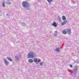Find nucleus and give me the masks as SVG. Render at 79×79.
Wrapping results in <instances>:
<instances>
[{
  "label": "nucleus",
  "mask_w": 79,
  "mask_h": 79,
  "mask_svg": "<svg viewBox=\"0 0 79 79\" xmlns=\"http://www.w3.org/2000/svg\"><path fill=\"white\" fill-rule=\"evenodd\" d=\"M34 57V52H31L28 53L27 56V58H33Z\"/></svg>",
  "instance_id": "obj_1"
},
{
  "label": "nucleus",
  "mask_w": 79,
  "mask_h": 79,
  "mask_svg": "<svg viewBox=\"0 0 79 79\" xmlns=\"http://www.w3.org/2000/svg\"><path fill=\"white\" fill-rule=\"evenodd\" d=\"M27 2H23L22 3L23 6L25 8H27V7H28L29 6L28 5H27Z\"/></svg>",
  "instance_id": "obj_2"
},
{
  "label": "nucleus",
  "mask_w": 79,
  "mask_h": 79,
  "mask_svg": "<svg viewBox=\"0 0 79 79\" xmlns=\"http://www.w3.org/2000/svg\"><path fill=\"white\" fill-rule=\"evenodd\" d=\"M77 67L75 66L72 70V73H77Z\"/></svg>",
  "instance_id": "obj_3"
},
{
  "label": "nucleus",
  "mask_w": 79,
  "mask_h": 79,
  "mask_svg": "<svg viewBox=\"0 0 79 79\" xmlns=\"http://www.w3.org/2000/svg\"><path fill=\"white\" fill-rule=\"evenodd\" d=\"M72 77H76L77 75V73L72 72Z\"/></svg>",
  "instance_id": "obj_4"
},
{
  "label": "nucleus",
  "mask_w": 79,
  "mask_h": 79,
  "mask_svg": "<svg viewBox=\"0 0 79 79\" xmlns=\"http://www.w3.org/2000/svg\"><path fill=\"white\" fill-rule=\"evenodd\" d=\"M4 63L6 65H8V64L9 63V62L6 61V60L5 59H4Z\"/></svg>",
  "instance_id": "obj_5"
},
{
  "label": "nucleus",
  "mask_w": 79,
  "mask_h": 79,
  "mask_svg": "<svg viewBox=\"0 0 79 79\" xmlns=\"http://www.w3.org/2000/svg\"><path fill=\"white\" fill-rule=\"evenodd\" d=\"M19 56L18 55H17L16 56H15V60L16 61H19Z\"/></svg>",
  "instance_id": "obj_6"
},
{
  "label": "nucleus",
  "mask_w": 79,
  "mask_h": 79,
  "mask_svg": "<svg viewBox=\"0 0 79 79\" xmlns=\"http://www.w3.org/2000/svg\"><path fill=\"white\" fill-rule=\"evenodd\" d=\"M34 61L35 63H36V64H37L39 63V61H37V58H35L34 59Z\"/></svg>",
  "instance_id": "obj_7"
},
{
  "label": "nucleus",
  "mask_w": 79,
  "mask_h": 79,
  "mask_svg": "<svg viewBox=\"0 0 79 79\" xmlns=\"http://www.w3.org/2000/svg\"><path fill=\"white\" fill-rule=\"evenodd\" d=\"M52 25H53V26L54 27H56L57 26V24H56V23H55V22H54L52 24Z\"/></svg>",
  "instance_id": "obj_8"
},
{
  "label": "nucleus",
  "mask_w": 79,
  "mask_h": 79,
  "mask_svg": "<svg viewBox=\"0 0 79 79\" xmlns=\"http://www.w3.org/2000/svg\"><path fill=\"white\" fill-rule=\"evenodd\" d=\"M67 32L68 34H70V32H71V29L70 28H68L67 29Z\"/></svg>",
  "instance_id": "obj_9"
},
{
  "label": "nucleus",
  "mask_w": 79,
  "mask_h": 79,
  "mask_svg": "<svg viewBox=\"0 0 79 79\" xmlns=\"http://www.w3.org/2000/svg\"><path fill=\"white\" fill-rule=\"evenodd\" d=\"M6 4L7 5H10V4H11V1H10V0H7L6 2Z\"/></svg>",
  "instance_id": "obj_10"
},
{
  "label": "nucleus",
  "mask_w": 79,
  "mask_h": 79,
  "mask_svg": "<svg viewBox=\"0 0 79 79\" xmlns=\"http://www.w3.org/2000/svg\"><path fill=\"white\" fill-rule=\"evenodd\" d=\"M2 5L3 7H5V1L2 2Z\"/></svg>",
  "instance_id": "obj_11"
},
{
  "label": "nucleus",
  "mask_w": 79,
  "mask_h": 79,
  "mask_svg": "<svg viewBox=\"0 0 79 79\" xmlns=\"http://www.w3.org/2000/svg\"><path fill=\"white\" fill-rule=\"evenodd\" d=\"M22 25L23 27H25L26 26V23L23 22L22 23Z\"/></svg>",
  "instance_id": "obj_12"
},
{
  "label": "nucleus",
  "mask_w": 79,
  "mask_h": 79,
  "mask_svg": "<svg viewBox=\"0 0 79 79\" xmlns=\"http://www.w3.org/2000/svg\"><path fill=\"white\" fill-rule=\"evenodd\" d=\"M66 23H67V21H64L62 23L61 25H64V24H66Z\"/></svg>",
  "instance_id": "obj_13"
},
{
  "label": "nucleus",
  "mask_w": 79,
  "mask_h": 79,
  "mask_svg": "<svg viewBox=\"0 0 79 79\" xmlns=\"http://www.w3.org/2000/svg\"><path fill=\"white\" fill-rule=\"evenodd\" d=\"M6 58H7V59H8V60L9 61H12V59H11V58L9 57H6Z\"/></svg>",
  "instance_id": "obj_14"
},
{
  "label": "nucleus",
  "mask_w": 79,
  "mask_h": 79,
  "mask_svg": "<svg viewBox=\"0 0 79 79\" xmlns=\"http://www.w3.org/2000/svg\"><path fill=\"white\" fill-rule=\"evenodd\" d=\"M28 61L29 63H32L33 62V60L32 59H30L28 60Z\"/></svg>",
  "instance_id": "obj_15"
},
{
  "label": "nucleus",
  "mask_w": 79,
  "mask_h": 79,
  "mask_svg": "<svg viewBox=\"0 0 79 79\" xmlns=\"http://www.w3.org/2000/svg\"><path fill=\"white\" fill-rule=\"evenodd\" d=\"M58 20H59V22H61V18L60 16H58Z\"/></svg>",
  "instance_id": "obj_16"
},
{
  "label": "nucleus",
  "mask_w": 79,
  "mask_h": 79,
  "mask_svg": "<svg viewBox=\"0 0 79 79\" xmlns=\"http://www.w3.org/2000/svg\"><path fill=\"white\" fill-rule=\"evenodd\" d=\"M62 18L63 20L64 21L65 20H66V17L64 16H63L62 17Z\"/></svg>",
  "instance_id": "obj_17"
},
{
  "label": "nucleus",
  "mask_w": 79,
  "mask_h": 79,
  "mask_svg": "<svg viewBox=\"0 0 79 79\" xmlns=\"http://www.w3.org/2000/svg\"><path fill=\"white\" fill-rule=\"evenodd\" d=\"M62 33L64 34H66V33H67V32H66V31L64 30L62 31Z\"/></svg>",
  "instance_id": "obj_18"
},
{
  "label": "nucleus",
  "mask_w": 79,
  "mask_h": 79,
  "mask_svg": "<svg viewBox=\"0 0 79 79\" xmlns=\"http://www.w3.org/2000/svg\"><path fill=\"white\" fill-rule=\"evenodd\" d=\"M56 51L57 52H60V48H56Z\"/></svg>",
  "instance_id": "obj_19"
},
{
  "label": "nucleus",
  "mask_w": 79,
  "mask_h": 79,
  "mask_svg": "<svg viewBox=\"0 0 79 79\" xmlns=\"http://www.w3.org/2000/svg\"><path fill=\"white\" fill-rule=\"evenodd\" d=\"M47 1H48V3H50L52 1V0H47Z\"/></svg>",
  "instance_id": "obj_20"
},
{
  "label": "nucleus",
  "mask_w": 79,
  "mask_h": 79,
  "mask_svg": "<svg viewBox=\"0 0 79 79\" xmlns=\"http://www.w3.org/2000/svg\"><path fill=\"white\" fill-rule=\"evenodd\" d=\"M26 8L27 10H29V6H28V7H27Z\"/></svg>",
  "instance_id": "obj_21"
},
{
  "label": "nucleus",
  "mask_w": 79,
  "mask_h": 79,
  "mask_svg": "<svg viewBox=\"0 0 79 79\" xmlns=\"http://www.w3.org/2000/svg\"><path fill=\"white\" fill-rule=\"evenodd\" d=\"M43 63H44L43 62H41L40 64V65H41V66L43 65Z\"/></svg>",
  "instance_id": "obj_22"
},
{
  "label": "nucleus",
  "mask_w": 79,
  "mask_h": 79,
  "mask_svg": "<svg viewBox=\"0 0 79 79\" xmlns=\"http://www.w3.org/2000/svg\"><path fill=\"white\" fill-rule=\"evenodd\" d=\"M79 63V61L78 60H77L76 61V63Z\"/></svg>",
  "instance_id": "obj_23"
},
{
  "label": "nucleus",
  "mask_w": 79,
  "mask_h": 79,
  "mask_svg": "<svg viewBox=\"0 0 79 79\" xmlns=\"http://www.w3.org/2000/svg\"><path fill=\"white\" fill-rule=\"evenodd\" d=\"M69 66L70 68H73V66L72 65H70Z\"/></svg>",
  "instance_id": "obj_24"
},
{
  "label": "nucleus",
  "mask_w": 79,
  "mask_h": 79,
  "mask_svg": "<svg viewBox=\"0 0 79 79\" xmlns=\"http://www.w3.org/2000/svg\"><path fill=\"white\" fill-rule=\"evenodd\" d=\"M73 61H74V63H76V61L74 60H73Z\"/></svg>",
  "instance_id": "obj_25"
},
{
  "label": "nucleus",
  "mask_w": 79,
  "mask_h": 79,
  "mask_svg": "<svg viewBox=\"0 0 79 79\" xmlns=\"http://www.w3.org/2000/svg\"><path fill=\"white\" fill-rule=\"evenodd\" d=\"M56 34H58V32L56 31Z\"/></svg>",
  "instance_id": "obj_26"
},
{
  "label": "nucleus",
  "mask_w": 79,
  "mask_h": 79,
  "mask_svg": "<svg viewBox=\"0 0 79 79\" xmlns=\"http://www.w3.org/2000/svg\"><path fill=\"white\" fill-rule=\"evenodd\" d=\"M6 16H9V15L8 14H6Z\"/></svg>",
  "instance_id": "obj_27"
},
{
  "label": "nucleus",
  "mask_w": 79,
  "mask_h": 79,
  "mask_svg": "<svg viewBox=\"0 0 79 79\" xmlns=\"http://www.w3.org/2000/svg\"><path fill=\"white\" fill-rule=\"evenodd\" d=\"M57 35L56 34H54V36H56Z\"/></svg>",
  "instance_id": "obj_28"
},
{
  "label": "nucleus",
  "mask_w": 79,
  "mask_h": 79,
  "mask_svg": "<svg viewBox=\"0 0 79 79\" xmlns=\"http://www.w3.org/2000/svg\"><path fill=\"white\" fill-rule=\"evenodd\" d=\"M27 1H29L30 0H27Z\"/></svg>",
  "instance_id": "obj_29"
},
{
  "label": "nucleus",
  "mask_w": 79,
  "mask_h": 79,
  "mask_svg": "<svg viewBox=\"0 0 79 79\" xmlns=\"http://www.w3.org/2000/svg\"><path fill=\"white\" fill-rule=\"evenodd\" d=\"M0 66H1V64H0Z\"/></svg>",
  "instance_id": "obj_30"
},
{
  "label": "nucleus",
  "mask_w": 79,
  "mask_h": 79,
  "mask_svg": "<svg viewBox=\"0 0 79 79\" xmlns=\"http://www.w3.org/2000/svg\"><path fill=\"white\" fill-rule=\"evenodd\" d=\"M1 11H0V13Z\"/></svg>",
  "instance_id": "obj_31"
}]
</instances>
